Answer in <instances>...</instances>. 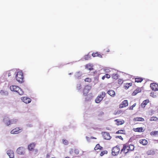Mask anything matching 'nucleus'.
Segmentation results:
<instances>
[{"label":"nucleus","instance_id":"obj_1","mask_svg":"<svg viewBox=\"0 0 158 158\" xmlns=\"http://www.w3.org/2000/svg\"><path fill=\"white\" fill-rule=\"evenodd\" d=\"M15 77L17 81L19 83H22L23 82L24 77L23 73L22 71H19L18 70H17V71Z\"/></svg>","mask_w":158,"mask_h":158},{"label":"nucleus","instance_id":"obj_2","mask_svg":"<svg viewBox=\"0 0 158 158\" xmlns=\"http://www.w3.org/2000/svg\"><path fill=\"white\" fill-rule=\"evenodd\" d=\"M11 91L15 92L20 95H22L23 92L19 87L16 85H12L10 87Z\"/></svg>","mask_w":158,"mask_h":158},{"label":"nucleus","instance_id":"obj_3","mask_svg":"<svg viewBox=\"0 0 158 158\" xmlns=\"http://www.w3.org/2000/svg\"><path fill=\"white\" fill-rule=\"evenodd\" d=\"M106 93L105 92H102L96 98L95 102L97 103H99L105 96Z\"/></svg>","mask_w":158,"mask_h":158},{"label":"nucleus","instance_id":"obj_4","mask_svg":"<svg viewBox=\"0 0 158 158\" xmlns=\"http://www.w3.org/2000/svg\"><path fill=\"white\" fill-rule=\"evenodd\" d=\"M120 151V148L119 146H117L113 148L112 149V154L113 156H116L118 155Z\"/></svg>","mask_w":158,"mask_h":158},{"label":"nucleus","instance_id":"obj_5","mask_svg":"<svg viewBox=\"0 0 158 158\" xmlns=\"http://www.w3.org/2000/svg\"><path fill=\"white\" fill-rule=\"evenodd\" d=\"M16 152L19 155H24L25 153V148L23 147H20L17 148Z\"/></svg>","mask_w":158,"mask_h":158},{"label":"nucleus","instance_id":"obj_6","mask_svg":"<svg viewBox=\"0 0 158 158\" xmlns=\"http://www.w3.org/2000/svg\"><path fill=\"white\" fill-rule=\"evenodd\" d=\"M104 138L105 139L110 140L111 138L109 133L104 132L102 133Z\"/></svg>","mask_w":158,"mask_h":158},{"label":"nucleus","instance_id":"obj_7","mask_svg":"<svg viewBox=\"0 0 158 158\" xmlns=\"http://www.w3.org/2000/svg\"><path fill=\"white\" fill-rule=\"evenodd\" d=\"M91 87L90 85H87L85 86L84 89L83 95L85 96H86L91 89Z\"/></svg>","mask_w":158,"mask_h":158},{"label":"nucleus","instance_id":"obj_8","mask_svg":"<svg viewBox=\"0 0 158 158\" xmlns=\"http://www.w3.org/2000/svg\"><path fill=\"white\" fill-rule=\"evenodd\" d=\"M83 74L81 71L76 72L74 74V77L76 79H79L81 78Z\"/></svg>","mask_w":158,"mask_h":158},{"label":"nucleus","instance_id":"obj_9","mask_svg":"<svg viewBox=\"0 0 158 158\" xmlns=\"http://www.w3.org/2000/svg\"><path fill=\"white\" fill-rule=\"evenodd\" d=\"M21 128L19 127L16 128L12 130L10 132V133L12 134H17L22 131Z\"/></svg>","mask_w":158,"mask_h":158},{"label":"nucleus","instance_id":"obj_10","mask_svg":"<svg viewBox=\"0 0 158 158\" xmlns=\"http://www.w3.org/2000/svg\"><path fill=\"white\" fill-rule=\"evenodd\" d=\"M21 99L23 102L26 104L30 103L31 101L30 98L27 97H22Z\"/></svg>","mask_w":158,"mask_h":158},{"label":"nucleus","instance_id":"obj_11","mask_svg":"<svg viewBox=\"0 0 158 158\" xmlns=\"http://www.w3.org/2000/svg\"><path fill=\"white\" fill-rule=\"evenodd\" d=\"M150 87L154 91L158 90V85L156 83H151L150 84Z\"/></svg>","mask_w":158,"mask_h":158},{"label":"nucleus","instance_id":"obj_12","mask_svg":"<svg viewBox=\"0 0 158 158\" xmlns=\"http://www.w3.org/2000/svg\"><path fill=\"white\" fill-rule=\"evenodd\" d=\"M17 71V69H14L10 70L8 73V77H10L13 75H15Z\"/></svg>","mask_w":158,"mask_h":158},{"label":"nucleus","instance_id":"obj_13","mask_svg":"<svg viewBox=\"0 0 158 158\" xmlns=\"http://www.w3.org/2000/svg\"><path fill=\"white\" fill-rule=\"evenodd\" d=\"M7 154L9 156L10 158H14V153L13 150H9L7 151Z\"/></svg>","mask_w":158,"mask_h":158},{"label":"nucleus","instance_id":"obj_14","mask_svg":"<svg viewBox=\"0 0 158 158\" xmlns=\"http://www.w3.org/2000/svg\"><path fill=\"white\" fill-rule=\"evenodd\" d=\"M128 105V103L127 100L123 101L120 105L119 107L120 108H123L124 107L127 106Z\"/></svg>","mask_w":158,"mask_h":158},{"label":"nucleus","instance_id":"obj_15","mask_svg":"<svg viewBox=\"0 0 158 158\" xmlns=\"http://www.w3.org/2000/svg\"><path fill=\"white\" fill-rule=\"evenodd\" d=\"M128 148V146H127L125 144H124L123 145V148L121 150L120 153L123 151V152L126 154L128 152V149H127Z\"/></svg>","mask_w":158,"mask_h":158},{"label":"nucleus","instance_id":"obj_16","mask_svg":"<svg viewBox=\"0 0 158 158\" xmlns=\"http://www.w3.org/2000/svg\"><path fill=\"white\" fill-rule=\"evenodd\" d=\"M149 102V101L148 99L144 100L141 104V106L143 108H144L145 106Z\"/></svg>","mask_w":158,"mask_h":158},{"label":"nucleus","instance_id":"obj_17","mask_svg":"<svg viewBox=\"0 0 158 158\" xmlns=\"http://www.w3.org/2000/svg\"><path fill=\"white\" fill-rule=\"evenodd\" d=\"M10 119L7 117H5L3 119V121L4 123L7 126H9L10 125L9 123Z\"/></svg>","mask_w":158,"mask_h":158},{"label":"nucleus","instance_id":"obj_18","mask_svg":"<svg viewBox=\"0 0 158 158\" xmlns=\"http://www.w3.org/2000/svg\"><path fill=\"white\" fill-rule=\"evenodd\" d=\"M139 143L143 145H146L147 143V141L145 139H141L139 141Z\"/></svg>","mask_w":158,"mask_h":158},{"label":"nucleus","instance_id":"obj_19","mask_svg":"<svg viewBox=\"0 0 158 158\" xmlns=\"http://www.w3.org/2000/svg\"><path fill=\"white\" fill-rule=\"evenodd\" d=\"M107 93L112 97H114L115 95V92L112 90H110L107 92Z\"/></svg>","mask_w":158,"mask_h":158},{"label":"nucleus","instance_id":"obj_20","mask_svg":"<svg viewBox=\"0 0 158 158\" xmlns=\"http://www.w3.org/2000/svg\"><path fill=\"white\" fill-rule=\"evenodd\" d=\"M92 65L90 64H89L85 65V68L86 69H89L90 70H91L93 69V68H92Z\"/></svg>","mask_w":158,"mask_h":158},{"label":"nucleus","instance_id":"obj_21","mask_svg":"<svg viewBox=\"0 0 158 158\" xmlns=\"http://www.w3.org/2000/svg\"><path fill=\"white\" fill-rule=\"evenodd\" d=\"M91 56L90 55H89V54L85 55L84 56L83 58H82L81 60H83V59H84L85 60H88L90 59Z\"/></svg>","mask_w":158,"mask_h":158},{"label":"nucleus","instance_id":"obj_22","mask_svg":"<svg viewBox=\"0 0 158 158\" xmlns=\"http://www.w3.org/2000/svg\"><path fill=\"white\" fill-rule=\"evenodd\" d=\"M35 144L34 143H32L28 146V149L29 150H31L35 147Z\"/></svg>","mask_w":158,"mask_h":158},{"label":"nucleus","instance_id":"obj_23","mask_svg":"<svg viewBox=\"0 0 158 158\" xmlns=\"http://www.w3.org/2000/svg\"><path fill=\"white\" fill-rule=\"evenodd\" d=\"M0 94L3 95L7 96L8 95V92L6 91L1 90L0 92Z\"/></svg>","mask_w":158,"mask_h":158},{"label":"nucleus","instance_id":"obj_24","mask_svg":"<svg viewBox=\"0 0 158 158\" xmlns=\"http://www.w3.org/2000/svg\"><path fill=\"white\" fill-rule=\"evenodd\" d=\"M102 148H103L101 147L99 144H98L96 145V147H95L94 150H96L99 149L100 150H102Z\"/></svg>","mask_w":158,"mask_h":158},{"label":"nucleus","instance_id":"obj_25","mask_svg":"<svg viewBox=\"0 0 158 158\" xmlns=\"http://www.w3.org/2000/svg\"><path fill=\"white\" fill-rule=\"evenodd\" d=\"M151 135H153L155 136H158V131H152L151 132Z\"/></svg>","mask_w":158,"mask_h":158},{"label":"nucleus","instance_id":"obj_26","mask_svg":"<svg viewBox=\"0 0 158 158\" xmlns=\"http://www.w3.org/2000/svg\"><path fill=\"white\" fill-rule=\"evenodd\" d=\"M112 77L114 79L116 80L118 79L119 75L117 73L113 74L112 75Z\"/></svg>","mask_w":158,"mask_h":158},{"label":"nucleus","instance_id":"obj_27","mask_svg":"<svg viewBox=\"0 0 158 158\" xmlns=\"http://www.w3.org/2000/svg\"><path fill=\"white\" fill-rule=\"evenodd\" d=\"M17 119H11V120H10L9 123H10V125L12 124H14L16 123L17 122Z\"/></svg>","mask_w":158,"mask_h":158},{"label":"nucleus","instance_id":"obj_28","mask_svg":"<svg viewBox=\"0 0 158 158\" xmlns=\"http://www.w3.org/2000/svg\"><path fill=\"white\" fill-rule=\"evenodd\" d=\"M116 133L124 134L125 133V131L124 130H119L118 131H117Z\"/></svg>","mask_w":158,"mask_h":158},{"label":"nucleus","instance_id":"obj_29","mask_svg":"<svg viewBox=\"0 0 158 158\" xmlns=\"http://www.w3.org/2000/svg\"><path fill=\"white\" fill-rule=\"evenodd\" d=\"M115 121L117 122L116 124L117 125H121L123 123H122V121H119L118 119H116Z\"/></svg>","mask_w":158,"mask_h":158},{"label":"nucleus","instance_id":"obj_30","mask_svg":"<svg viewBox=\"0 0 158 158\" xmlns=\"http://www.w3.org/2000/svg\"><path fill=\"white\" fill-rule=\"evenodd\" d=\"M134 148V147L133 145H130L128 146V148L127 149H128V150L132 151L133 150Z\"/></svg>","mask_w":158,"mask_h":158},{"label":"nucleus","instance_id":"obj_31","mask_svg":"<svg viewBox=\"0 0 158 158\" xmlns=\"http://www.w3.org/2000/svg\"><path fill=\"white\" fill-rule=\"evenodd\" d=\"M77 89L78 90H80L81 88V84L79 83L77 85Z\"/></svg>","mask_w":158,"mask_h":158},{"label":"nucleus","instance_id":"obj_32","mask_svg":"<svg viewBox=\"0 0 158 158\" xmlns=\"http://www.w3.org/2000/svg\"><path fill=\"white\" fill-rule=\"evenodd\" d=\"M158 120V118L156 117H152L150 118L151 121H156Z\"/></svg>","mask_w":158,"mask_h":158},{"label":"nucleus","instance_id":"obj_33","mask_svg":"<svg viewBox=\"0 0 158 158\" xmlns=\"http://www.w3.org/2000/svg\"><path fill=\"white\" fill-rule=\"evenodd\" d=\"M138 93V89H137L135 90L132 93V95L133 96L135 95Z\"/></svg>","mask_w":158,"mask_h":158},{"label":"nucleus","instance_id":"obj_34","mask_svg":"<svg viewBox=\"0 0 158 158\" xmlns=\"http://www.w3.org/2000/svg\"><path fill=\"white\" fill-rule=\"evenodd\" d=\"M107 152L106 151H103L101 152L100 154V156H102L104 154H107Z\"/></svg>","mask_w":158,"mask_h":158},{"label":"nucleus","instance_id":"obj_35","mask_svg":"<svg viewBox=\"0 0 158 158\" xmlns=\"http://www.w3.org/2000/svg\"><path fill=\"white\" fill-rule=\"evenodd\" d=\"M68 141L65 139L63 140V143L65 145H67L68 144Z\"/></svg>","mask_w":158,"mask_h":158},{"label":"nucleus","instance_id":"obj_36","mask_svg":"<svg viewBox=\"0 0 158 158\" xmlns=\"http://www.w3.org/2000/svg\"><path fill=\"white\" fill-rule=\"evenodd\" d=\"M91 81V79L89 78H86L85 79V82H90Z\"/></svg>","mask_w":158,"mask_h":158},{"label":"nucleus","instance_id":"obj_37","mask_svg":"<svg viewBox=\"0 0 158 158\" xmlns=\"http://www.w3.org/2000/svg\"><path fill=\"white\" fill-rule=\"evenodd\" d=\"M98 56V52L93 53L92 54V56L94 57Z\"/></svg>","mask_w":158,"mask_h":158},{"label":"nucleus","instance_id":"obj_38","mask_svg":"<svg viewBox=\"0 0 158 158\" xmlns=\"http://www.w3.org/2000/svg\"><path fill=\"white\" fill-rule=\"evenodd\" d=\"M85 99L86 100L89 101L91 99V98L90 97V95H87V97L85 98Z\"/></svg>","mask_w":158,"mask_h":158},{"label":"nucleus","instance_id":"obj_39","mask_svg":"<svg viewBox=\"0 0 158 158\" xmlns=\"http://www.w3.org/2000/svg\"><path fill=\"white\" fill-rule=\"evenodd\" d=\"M136 105V103H134L132 106H131L129 108V110H133V108Z\"/></svg>","mask_w":158,"mask_h":158},{"label":"nucleus","instance_id":"obj_40","mask_svg":"<svg viewBox=\"0 0 158 158\" xmlns=\"http://www.w3.org/2000/svg\"><path fill=\"white\" fill-rule=\"evenodd\" d=\"M74 153L76 154H78L79 153V150H78V149H75V150H74Z\"/></svg>","mask_w":158,"mask_h":158},{"label":"nucleus","instance_id":"obj_41","mask_svg":"<svg viewBox=\"0 0 158 158\" xmlns=\"http://www.w3.org/2000/svg\"><path fill=\"white\" fill-rule=\"evenodd\" d=\"M150 95L153 98H155L156 97V95H154V92H152L150 93Z\"/></svg>","mask_w":158,"mask_h":158},{"label":"nucleus","instance_id":"obj_42","mask_svg":"<svg viewBox=\"0 0 158 158\" xmlns=\"http://www.w3.org/2000/svg\"><path fill=\"white\" fill-rule=\"evenodd\" d=\"M144 130L143 129L142 127H139V132H142L144 131Z\"/></svg>","mask_w":158,"mask_h":158},{"label":"nucleus","instance_id":"obj_43","mask_svg":"<svg viewBox=\"0 0 158 158\" xmlns=\"http://www.w3.org/2000/svg\"><path fill=\"white\" fill-rule=\"evenodd\" d=\"M104 114V113L102 111H101L99 112V114H98V116H102Z\"/></svg>","mask_w":158,"mask_h":158},{"label":"nucleus","instance_id":"obj_44","mask_svg":"<svg viewBox=\"0 0 158 158\" xmlns=\"http://www.w3.org/2000/svg\"><path fill=\"white\" fill-rule=\"evenodd\" d=\"M129 84H127L126 85L124 86V87L125 89H127L129 88Z\"/></svg>","mask_w":158,"mask_h":158},{"label":"nucleus","instance_id":"obj_45","mask_svg":"<svg viewBox=\"0 0 158 158\" xmlns=\"http://www.w3.org/2000/svg\"><path fill=\"white\" fill-rule=\"evenodd\" d=\"M115 137L116 138H118L119 139H121L122 140H123V139L121 136H116Z\"/></svg>","mask_w":158,"mask_h":158},{"label":"nucleus","instance_id":"obj_46","mask_svg":"<svg viewBox=\"0 0 158 158\" xmlns=\"http://www.w3.org/2000/svg\"><path fill=\"white\" fill-rule=\"evenodd\" d=\"M105 76V77H106L108 79L110 77V76L107 73L106 74Z\"/></svg>","mask_w":158,"mask_h":158},{"label":"nucleus","instance_id":"obj_47","mask_svg":"<svg viewBox=\"0 0 158 158\" xmlns=\"http://www.w3.org/2000/svg\"><path fill=\"white\" fill-rule=\"evenodd\" d=\"M118 81L119 84H122L123 82V81L121 79H119Z\"/></svg>","mask_w":158,"mask_h":158},{"label":"nucleus","instance_id":"obj_48","mask_svg":"<svg viewBox=\"0 0 158 158\" xmlns=\"http://www.w3.org/2000/svg\"><path fill=\"white\" fill-rule=\"evenodd\" d=\"M86 140H87V141L88 142H90V139H91V138H89L87 136H86Z\"/></svg>","mask_w":158,"mask_h":158},{"label":"nucleus","instance_id":"obj_49","mask_svg":"<svg viewBox=\"0 0 158 158\" xmlns=\"http://www.w3.org/2000/svg\"><path fill=\"white\" fill-rule=\"evenodd\" d=\"M144 120V119L141 117H139V121H143Z\"/></svg>","mask_w":158,"mask_h":158},{"label":"nucleus","instance_id":"obj_50","mask_svg":"<svg viewBox=\"0 0 158 158\" xmlns=\"http://www.w3.org/2000/svg\"><path fill=\"white\" fill-rule=\"evenodd\" d=\"M133 130L135 131L138 132V127L137 128H133Z\"/></svg>","mask_w":158,"mask_h":158},{"label":"nucleus","instance_id":"obj_51","mask_svg":"<svg viewBox=\"0 0 158 158\" xmlns=\"http://www.w3.org/2000/svg\"><path fill=\"white\" fill-rule=\"evenodd\" d=\"M143 80V79L140 78L139 77V82H141Z\"/></svg>","mask_w":158,"mask_h":158},{"label":"nucleus","instance_id":"obj_52","mask_svg":"<svg viewBox=\"0 0 158 158\" xmlns=\"http://www.w3.org/2000/svg\"><path fill=\"white\" fill-rule=\"evenodd\" d=\"M135 82H138V78H135Z\"/></svg>","mask_w":158,"mask_h":158},{"label":"nucleus","instance_id":"obj_53","mask_svg":"<svg viewBox=\"0 0 158 158\" xmlns=\"http://www.w3.org/2000/svg\"><path fill=\"white\" fill-rule=\"evenodd\" d=\"M134 120L138 121V118H135L134 119Z\"/></svg>","mask_w":158,"mask_h":158},{"label":"nucleus","instance_id":"obj_54","mask_svg":"<svg viewBox=\"0 0 158 158\" xmlns=\"http://www.w3.org/2000/svg\"><path fill=\"white\" fill-rule=\"evenodd\" d=\"M98 56L99 57H100V58H102V56L100 54H98Z\"/></svg>","mask_w":158,"mask_h":158},{"label":"nucleus","instance_id":"obj_55","mask_svg":"<svg viewBox=\"0 0 158 158\" xmlns=\"http://www.w3.org/2000/svg\"><path fill=\"white\" fill-rule=\"evenodd\" d=\"M50 157V155L49 154H47V158H49Z\"/></svg>","mask_w":158,"mask_h":158},{"label":"nucleus","instance_id":"obj_56","mask_svg":"<svg viewBox=\"0 0 158 158\" xmlns=\"http://www.w3.org/2000/svg\"><path fill=\"white\" fill-rule=\"evenodd\" d=\"M105 76H104L102 77V80H104L105 79Z\"/></svg>","mask_w":158,"mask_h":158},{"label":"nucleus","instance_id":"obj_57","mask_svg":"<svg viewBox=\"0 0 158 158\" xmlns=\"http://www.w3.org/2000/svg\"><path fill=\"white\" fill-rule=\"evenodd\" d=\"M141 89H143V87H141ZM141 92V90H140L139 89V92Z\"/></svg>","mask_w":158,"mask_h":158},{"label":"nucleus","instance_id":"obj_58","mask_svg":"<svg viewBox=\"0 0 158 158\" xmlns=\"http://www.w3.org/2000/svg\"><path fill=\"white\" fill-rule=\"evenodd\" d=\"M90 138H91V139H96V138L94 137H91Z\"/></svg>","mask_w":158,"mask_h":158},{"label":"nucleus","instance_id":"obj_59","mask_svg":"<svg viewBox=\"0 0 158 158\" xmlns=\"http://www.w3.org/2000/svg\"><path fill=\"white\" fill-rule=\"evenodd\" d=\"M105 71L106 72H108V69H106Z\"/></svg>","mask_w":158,"mask_h":158},{"label":"nucleus","instance_id":"obj_60","mask_svg":"<svg viewBox=\"0 0 158 158\" xmlns=\"http://www.w3.org/2000/svg\"><path fill=\"white\" fill-rule=\"evenodd\" d=\"M73 74V73H69V75H71V74Z\"/></svg>","mask_w":158,"mask_h":158},{"label":"nucleus","instance_id":"obj_61","mask_svg":"<svg viewBox=\"0 0 158 158\" xmlns=\"http://www.w3.org/2000/svg\"><path fill=\"white\" fill-rule=\"evenodd\" d=\"M65 158H70L69 157H66Z\"/></svg>","mask_w":158,"mask_h":158},{"label":"nucleus","instance_id":"obj_62","mask_svg":"<svg viewBox=\"0 0 158 158\" xmlns=\"http://www.w3.org/2000/svg\"><path fill=\"white\" fill-rule=\"evenodd\" d=\"M156 141H157V142H158V140H156Z\"/></svg>","mask_w":158,"mask_h":158},{"label":"nucleus","instance_id":"obj_63","mask_svg":"<svg viewBox=\"0 0 158 158\" xmlns=\"http://www.w3.org/2000/svg\"><path fill=\"white\" fill-rule=\"evenodd\" d=\"M96 72V71H95V72H94V73H95Z\"/></svg>","mask_w":158,"mask_h":158},{"label":"nucleus","instance_id":"obj_64","mask_svg":"<svg viewBox=\"0 0 158 158\" xmlns=\"http://www.w3.org/2000/svg\"><path fill=\"white\" fill-rule=\"evenodd\" d=\"M135 158H138V157H135Z\"/></svg>","mask_w":158,"mask_h":158}]
</instances>
